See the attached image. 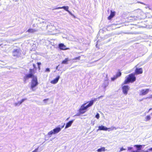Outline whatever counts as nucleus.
<instances>
[{
  "mask_svg": "<svg viewBox=\"0 0 152 152\" xmlns=\"http://www.w3.org/2000/svg\"><path fill=\"white\" fill-rule=\"evenodd\" d=\"M124 150H125V149H124L123 148H120V151H121Z\"/></svg>",
  "mask_w": 152,
  "mask_h": 152,
  "instance_id": "473e14b6",
  "label": "nucleus"
},
{
  "mask_svg": "<svg viewBox=\"0 0 152 152\" xmlns=\"http://www.w3.org/2000/svg\"><path fill=\"white\" fill-rule=\"evenodd\" d=\"M33 67H34V69H33L34 71V72H35V71H34V69L36 70V65H35V64H33Z\"/></svg>",
  "mask_w": 152,
  "mask_h": 152,
  "instance_id": "cd10ccee",
  "label": "nucleus"
},
{
  "mask_svg": "<svg viewBox=\"0 0 152 152\" xmlns=\"http://www.w3.org/2000/svg\"><path fill=\"white\" fill-rule=\"evenodd\" d=\"M152 108H150L149 110V111H149L150 110H152Z\"/></svg>",
  "mask_w": 152,
  "mask_h": 152,
  "instance_id": "c9c22d12",
  "label": "nucleus"
},
{
  "mask_svg": "<svg viewBox=\"0 0 152 152\" xmlns=\"http://www.w3.org/2000/svg\"><path fill=\"white\" fill-rule=\"evenodd\" d=\"M134 146L136 148L137 150L135 151H132V152H140L139 151L142 148V145H135Z\"/></svg>",
  "mask_w": 152,
  "mask_h": 152,
  "instance_id": "ddd939ff",
  "label": "nucleus"
},
{
  "mask_svg": "<svg viewBox=\"0 0 152 152\" xmlns=\"http://www.w3.org/2000/svg\"><path fill=\"white\" fill-rule=\"evenodd\" d=\"M121 72L120 71V70H118V71L117 72L115 76L118 78V77H120L121 76Z\"/></svg>",
  "mask_w": 152,
  "mask_h": 152,
  "instance_id": "aec40b11",
  "label": "nucleus"
},
{
  "mask_svg": "<svg viewBox=\"0 0 152 152\" xmlns=\"http://www.w3.org/2000/svg\"><path fill=\"white\" fill-rule=\"evenodd\" d=\"M137 66H136L135 67H136L134 73L135 75L141 74L143 73V69L142 68H138L137 67Z\"/></svg>",
  "mask_w": 152,
  "mask_h": 152,
  "instance_id": "0eeeda50",
  "label": "nucleus"
},
{
  "mask_svg": "<svg viewBox=\"0 0 152 152\" xmlns=\"http://www.w3.org/2000/svg\"><path fill=\"white\" fill-rule=\"evenodd\" d=\"M108 83L107 82L106 85H105L104 86V88H105L106 87H107L108 86Z\"/></svg>",
  "mask_w": 152,
  "mask_h": 152,
  "instance_id": "72a5a7b5",
  "label": "nucleus"
},
{
  "mask_svg": "<svg viewBox=\"0 0 152 152\" xmlns=\"http://www.w3.org/2000/svg\"><path fill=\"white\" fill-rule=\"evenodd\" d=\"M21 54V51L20 49H16L14 50L12 52V55L17 58L19 57Z\"/></svg>",
  "mask_w": 152,
  "mask_h": 152,
  "instance_id": "39448f33",
  "label": "nucleus"
},
{
  "mask_svg": "<svg viewBox=\"0 0 152 152\" xmlns=\"http://www.w3.org/2000/svg\"><path fill=\"white\" fill-rule=\"evenodd\" d=\"M38 149V148H36L34 151L32 152H37Z\"/></svg>",
  "mask_w": 152,
  "mask_h": 152,
  "instance_id": "2f4dec72",
  "label": "nucleus"
},
{
  "mask_svg": "<svg viewBox=\"0 0 152 152\" xmlns=\"http://www.w3.org/2000/svg\"><path fill=\"white\" fill-rule=\"evenodd\" d=\"M65 125V124H64V125L62 126H61V128L60 127H56L53 130H52L48 133V135L50 136L53 134H57L61 130V129L63 128Z\"/></svg>",
  "mask_w": 152,
  "mask_h": 152,
  "instance_id": "20e7f679",
  "label": "nucleus"
},
{
  "mask_svg": "<svg viewBox=\"0 0 152 152\" xmlns=\"http://www.w3.org/2000/svg\"><path fill=\"white\" fill-rule=\"evenodd\" d=\"M86 103H84L83 104L81 107L80 109H79V114H83L86 112L87 110V109L88 108L84 106Z\"/></svg>",
  "mask_w": 152,
  "mask_h": 152,
  "instance_id": "423d86ee",
  "label": "nucleus"
},
{
  "mask_svg": "<svg viewBox=\"0 0 152 152\" xmlns=\"http://www.w3.org/2000/svg\"><path fill=\"white\" fill-rule=\"evenodd\" d=\"M60 78V76H57L56 78L50 81V83L53 84H55L58 81Z\"/></svg>",
  "mask_w": 152,
  "mask_h": 152,
  "instance_id": "4468645a",
  "label": "nucleus"
},
{
  "mask_svg": "<svg viewBox=\"0 0 152 152\" xmlns=\"http://www.w3.org/2000/svg\"><path fill=\"white\" fill-rule=\"evenodd\" d=\"M1 45H0V46Z\"/></svg>",
  "mask_w": 152,
  "mask_h": 152,
  "instance_id": "58836bf2",
  "label": "nucleus"
},
{
  "mask_svg": "<svg viewBox=\"0 0 152 152\" xmlns=\"http://www.w3.org/2000/svg\"><path fill=\"white\" fill-rule=\"evenodd\" d=\"M37 30L33 28H29L27 31V32L29 33H33L37 31Z\"/></svg>",
  "mask_w": 152,
  "mask_h": 152,
  "instance_id": "a211bd4d",
  "label": "nucleus"
},
{
  "mask_svg": "<svg viewBox=\"0 0 152 152\" xmlns=\"http://www.w3.org/2000/svg\"><path fill=\"white\" fill-rule=\"evenodd\" d=\"M146 17L145 14L143 11L140 9H137L133 11L131 15L127 18L123 19V23L125 26L130 25L129 28L132 30H130L129 31H131L132 34H133L137 26L136 24H132V22L138 20L144 19Z\"/></svg>",
  "mask_w": 152,
  "mask_h": 152,
  "instance_id": "f257e3e1",
  "label": "nucleus"
},
{
  "mask_svg": "<svg viewBox=\"0 0 152 152\" xmlns=\"http://www.w3.org/2000/svg\"><path fill=\"white\" fill-rule=\"evenodd\" d=\"M96 117L97 119H99V113H97L96 115Z\"/></svg>",
  "mask_w": 152,
  "mask_h": 152,
  "instance_id": "c756f323",
  "label": "nucleus"
},
{
  "mask_svg": "<svg viewBox=\"0 0 152 152\" xmlns=\"http://www.w3.org/2000/svg\"><path fill=\"white\" fill-rule=\"evenodd\" d=\"M74 120H71L69 121V122L66 123V125L65 128L66 129L67 128H68L70 126L73 122Z\"/></svg>",
  "mask_w": 152,
  "mask_h": 152,
  "instance_id": "f3484780",
  "label": "nucleus"
},
{
  "mask_svg": "<svg viewBox=\"0 0 152 152\" xmlns=\"http://www.w3.org/2000/svg\"><path fill=\"white\" fill-rule=\"evenodd\" d=\"M114 127L112 128H107L101 125L99 126L98 130L107 131L108 129H109L110 130H112L114 129ZM109 131L110 130H109Z\"/></svg>",
  "mask_w": 152,
  "mask_h": 152,
  "instance_id": "6e6552de",
  "label": "nucleus"
},
{
  "mask_svg": "<svg viewBox=\"0 0 152 152\" xmlns=\"http://www.w3.org/2000/svg\"><path fill=\"white\" fill-rule=\"evenodd\" d=\"M135 75V74L133 73L129 75L123 83V84H126L130 83H132L135 81L136 77Z\"/></svg>",
  "mask_w": 152,
  "mask_h": 152,
  "instance_id": "7ed1b4c3",
  "label": "nucleus"
},
{
  "mask_svg": "<svg viewBox=\"0 0 152 152\" xmlns=\"http://www.w3.org/2000/svg\"><path fill=\"white\" fill-rule=\"evenodd\" d=\"M149 91V89H142L140 91V95H144L147 94Z\"/></svg>",
  "mask_w": 152,
  "mask_h": 152,
  "instance_id": "9b49d317",
  "label": "nucleus"
},
{
  "mask_svg": "<svg viewBox=\"0 0 152 152\" xmlns=\"http://www.w3.org/2000/svg\"><path fill=\"white\" fill-rule=\"evenodd\" d=\"M132 148L130 147V148H128V149L129 150H131V149H132Z\"/></svg>",
  "mask_w": 152,
  "mask_h": 152,
  "instance_id": "f704fd0d",
  "label": "nucleus"
},
{
  "mask_svg": "<svg viewBox=\"0 0 152 152\" xmlns=\"http://www.w3.org/2000/svg\"><path fill=\"white\" fill-rule=\"evenodd\" d=\"M50 71V69L49 68H47L45 70L46 72H49Z\"/></svg>",
  "mask_w": 152,
  "mask_h": 152,
  "instance_id": "7c9ffc66",
  "label": "nucleus"
},
{
  "mask_svg": "<svg viewBox=\"0 0 152 152\" xmlns=\"http://www.w3.org/2000/svg\"><path fill=\"white\" fill-rule=\"evenodd\" d=\"M151 118V117L150 115H148L146 117H145V121H148Z\"/></svg>",
  "mask_w": 152,
  "mask_h": 152,
  "instance_id": "4be33fe9",
  "label": "nucleus"
},
{
  "mask_svg": "<svg viewBox=\"0 0 152 152\" xmlns=\"http://www.w3.org/2000/svg\"><path fill=\"white\" fill-rule=\"evenodd\" d=\"M37 64L38 65V69H40V65H41V63L40 62H37Z\"/></svg>",
  "mask_w": 152,
  "mask_h": 152,
  "instance_id": "a878e982",
  "label": "nucleus"
},
{
  "mask_svg": "<svg viewBox=\"0 0 152 152\" xmlns=\"http://www.w3.org/2000/svg\"><path fill=\"white\" fill-rule=\"evenodd\" d=\"M106 151L105 148L104 147H102L99 148L98 149L97 151L98 152H104Z\"/></svg>",
  "mask_w": 152,
  "mask_h": 152,
  "instance_id": "6ab92c4d",
  "label": "nucleus"
},
{
  "mask_svg": "<svg viewBox=\"0 0 152 152\" xmlns=\"http://www.w3.org/2000/svg\"><path fill=\"white\" fill-rule=\"evenodd\" d=\"M138 3H140L142 4H143V3H142V2H138Z\"/></svg>",
  "mask_w": 152,
  "mask_h": 152,
  "instance_id": "4c0bfd02",
  "label": "nucleus"
},
{
  "mask_svg": "<svg viewBox=\"0 0 152 152\" xmlns=\"http://www.w3.org/2000/svg\"><path fill=\"white\" fill-rule=\"evenodd\" d=\"M117 78V77H116L115 75H114L113 77L111 78V80L112 81H113Z\"/></svg>",
  "mask_w": 152,
  "mask_h": 152,
  "instance_id": "5701e85b",
  "label": "nucleus"
},
{
  "mask_svg": "<svg viewBox=\"0 0 152 152\" xmlns=\"http://www.w3.org/2000/svg\"><path fill=\"white\" fill-rule=\"evenodd\" d=\"M63 9L64 10H65L66 11L70 13V11L68 10L69 7L67 6H63L62 7H58L56 8L55 9Z\"/></svg>",
  "mask_w": 152,
  "mask_h": 152,
  "instance_id": "dca6fc26",
  "label": "nucleus"
},
{
  "mask_svg": "<svg viewBox=\"0 0 152 152\" xmlns=\"http://www.w3.org/2000/svg\"><path fill=\"white\" fill-rule=\"evenodd\" d=\"M145 152H152V148L148 149L147 151H145Z\"/></svg>",
  "mask_w": 152,
  "mask_h": 152,
  "instance_id": "393cba45",
  "label": "nucleus"
},
{
  "mask_svg": "<svg viewBox=\"0 0 152 152\" xmlns=\"http://www.w3.org/2000/svg\"><path fill=\"white\" fill-rule=\"evenodd\" d=\"M96 100V99H95L94 100H91L89 103L86 106L88 108V107L91 106L93 104L94 102Z\"/></svg>",
  "mask_w": 152,
  "mask_h": 152,
  "instance_id": "2eb2a0df",
  "label": "nucleus"
},
{
  "mask_svg": "<svg viewBox=\"0 0 152 152\" xmlns=\"http://www.w3.org/2000/svg\"><path fill=\"white\" fill-rule=\"evenodd\" d=\"M69 59L68 58H66L65 59L63 60L61 62V64H68V61H69Z\"/></svg>",
  "mask_w": 152,
  "mask_h": 152,
  "instance_id": "412c9836",
  "label": "nucleus"
},
{
  "mask_svg": "<svg viewBox=\"0 0 152 152\" xmlns=\"http://www.w3.org/2000/svg\"><path fill=\"white\" fill-rule=\"evenodd\" d=\"M115 12L114 11L112 10L110 11V15L107 17V19L108 20H111L115 15Z\"/></svg>",
  "mask_w": 152,
  "mask_h": 152,
  "instance_id": "f8f14e48",
  "label": "nucleus"
},
{
  "mask_svg": "<svg viewBox=\"0 0 152 152\" xmlns=\"http://www.w3.org/2000/svg\"><path fill=\"white\" fill-rule=\"evenodd\" d=\"M20 101H18L17 103H15V106H17L18 105H19L21 103H20Z\"/></svg>",
  "mask_w": 152,
  "mask_h": 152,
  "instance_id": "bb28decb",
  "label": "nucleus"
},
{
  "mask_svg": "<svg viewBox=\"0 0 152 152\" xmlns=\"http://www.w3.org/2000/svg\"><path fill=\"white\" fill-rule=\"evenodd\" d=\"M48 99H45L44 100V101H46V100H47Z\"/></svg>",
  "mask_w": 152,
  "mask_h": 152,
  "instance_id": "e433bc0d",
  "label": "nucleus"
},
{
  "mask_svg": "<svg viewBox=\"0 0 152 152\" xmlns=\"http://www.w3.org/2000/svg\"><path fill=\"white\" fill-rule=\"evenodd\" d=\"M27 99L26 98L23 99H22L20 101V103H22L25 100H26Z\"/></svg>",
  "mask_w": 152,
  "mask_h": 152,
  "instance_id": "c85d7f7f",
  "label": "nucleus"
},
{
  "mask_svg": "<svg viewBox=\"0 0 152 152\" xmlns=\"http://www.w3.org/2000/svg\"><path fill=\"white\" fill-rule=\"evenodd\" d=\"M58 47L61 50H66L69 49V48L67 47L64 44L60 43L58 45Z\"/></svg>",
  "mask_w": 152,
  "mask_h": 152,
  "instance_id": "9d476101",
  "label": "nucleus"
},
{
  "mask_svg": "<svg viewBox=\"0 0 152 152\" xmlns=\"http://www.w3.org/2000/svg\"><path fill=\"white\" fill-rule=\"evenodd\" d=\"M129 89V87L127 85L124 86L122 87V91L123 93L126 95Z\"/></svg>",
  "mask_w": 152,
  "mask_h": 152,
  "instance_id": "1a4fd4ad",
  "label": "nucleus"
},
{
  "mask_svg": "<svg viewBox=\"0 0 152 152\" xmlns=\"http://www.w3.org/2000/svg\"><path fill=\"white\" fill-rule=\"evenodd\" d=\"M29 73L26 74L23 77V80L25 83L26 82V80L28 79L32 78L30 84V89L33 91L36 90V87L38 86L39 83L37 77L34 76V74L35 73L33 69H30L29 70Z\"/></svg>",
  "mask_w": 152,
  "mask_h": 152,
  "instance_id": "f03ea898",
  "label": "nucleus"
},
{
  "mask_svg": "<svg viewBox=\"0 0 152 152\" xmlns=\"http://www.w3.org/2000/svg\"><path fill=\"white\" fill-rule=\"evenodd\" d=\"M80 56H79L78 57H75V58H74L73 60H79L80 59Z\"/></svg>",
  "mask_w": 152,
  "mask_h": 152,
  "instance_id": "b1692460",
  "label": "nucleus"
},
{
  "mask_svg": "<svg viewBox=\"0 0 152 152\" xmlns=\"http://www.w3.org/2000/svg\"><path fill=\"white\" fill-rule=\"evenodd\" d=\"M151 114H152V113H151Z\"/></svg>",
  "mask_w": 152,
  "mask_h": 152,
  "instance_id": "ea45409f",
  "label": "nucleus"
}]
</instances>
